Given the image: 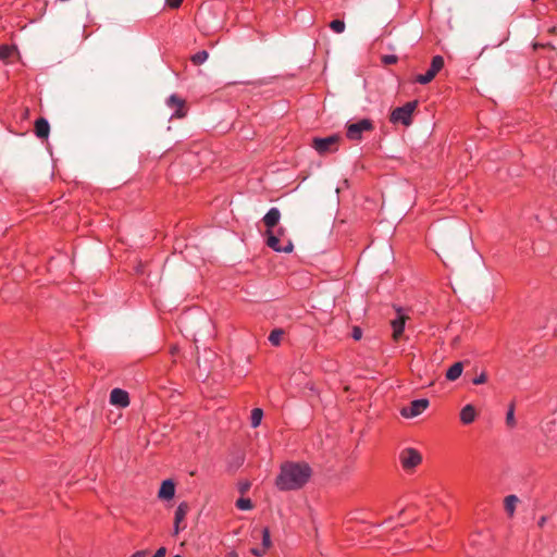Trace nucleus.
<instances>
[{
  "label": "nucleus",
  "mask_w": 557,
  "mask_h": 557,
  "mask_svg": "<svg viewBox=\"0 0 557 557\" xmlns=\"http://www.w3.org/2000/svg\"><path fill=\"white\" fill-rule=\"evenodd\" d=\"M312 474L311 468L306 462L287 461L281 466L275 480V486L283 492L301 488Z\"/></svg>",
  "instance_id": "nucleus-1"
},
{
  "label": "nucleus",
  "mask_w": 557,
  "mask_h": 557,
  "mask_svg": "<svg viewBox=\"0 0 557 557\" xmlns=\"http://www.w3.org/2000/svg\"><path fill=\"white\" fill-rule=\"evenodd\" d=\"M418 106L417 101H409L401 107L395 108L389 116V121L394 124L401 123L409 126L412 122V113Z\"/></svg>",
  "instance_id": "nucleus-2"
},
{
  "label": "nucleus",
  "mask_w": 557,
  "mask_h": 557,
  "mask_svg": "<svg viewBox=\"0 0 557 557\" xmlns=\"http://www.w3.org/2000/svg\"><path fill=\"white\" fill-rule=\"evenodd\" d=\"M373 122L369 119H361L354 123H348L346 126V137L349 140L359 141L362 139L364 132L373 131Z\"/></svg>",
  "instance_id": "nucleus-3"
},
{
  "label": "nucleus",
  "mask_w": 557,
  "mask_h": 557,
  "mask_svg": "<svg viewBox=\"0 0 557 557\" xmlns=\"http://www.w3.org/2000/svg\"><path fill=\"white\" fill-rule=\"evenodd\" d=\"M399 461L401 463V467L405 470L409 471L421 463L422 456L417 449L408 447L400 451Z\"/></svg>",
  "instance_id": "nucleus-4"
},
{
  "label": "nucleus",
  "mask_w": 557,
  "mask_h": 557,
  "mask_svg": "<svg viewBox=\"0 0 557 557\" xmlns=\"http://www.w3.org/2000/svg\"><path fill=\"white\" fill-rule=\"evenodd\" d=\"M444 59L442 55H435L432 58L431 66L424 74H419L416 77V82L421 85H426L433 81L436 74L443 69Z\"/></svg>",
  "instance_id": "nucleus-5"
},
{
  "label": "nucleus",
  "mask_w": 557,
  "mask_h": 557,
  "mask_svg": "<svg viewBox=\"0 0 557 557\" xmlns=\"http://www.w3.org/2000/svg\"><path fill=\"white\" fill-rule=\"evenodd\" d=\"M267 245L277 252H292L294 245L290 239H284V244H281V238L273 232L267 231Z\"/></svg>",
  "instance_id": "nucleus-6"
},
{
  "label": "nucleus",
  "mask_w": 557,
  "mask_h": 557,
  "mask_svg": "<svg viewBox=\"0 0 557 557\" xmlns=\"http://www.w3.org/2000/svg\"><path fill=\"white\" fill-rule=\"evenodd\" d=\"M429 407L426 398L416 399L408 407H404L400 413L404 418L411 419L421 414Z\"/></svg>",
  "instance_id": "nucleus-7"
},
{
  "label": "nucleus",
  "mask_w": 557,
  "mask_h": 557,
  "mask_svg": "<svg viewBox=\"0 0 557 557\" xmlns=\"http://www.w3.org/2000/svg\"><path fill=\"white\" fill-rule=\"evenodd\" d=\"M339 137L336 135H332L324 138H314L312 147L319 152L320 154L327 153L330 151L335 150V146L338 141Z\"/></svg>",
  "instance_id": "nucleus-8"
},
{
  "label": "nucleus",
  "mask_w": 557,
  "mask_h": 557,
  "mask_svg": "<svg viewBox=\"0 0 557 557\" xmlns=\"http://www.w3.org/2000/svg\"><path fill=\"white\" fill-rule=\"evenodd\" d=\"M407 319H408V315L405 313L404 309L398 308L396 318H394L391 321V326L393 330V339L395 342H398L401 338L403 333L405 331V325H406Z\"/></svg>",
  "instance_id": "nucleus-9"
},
{
  "label": "nucleus",
  "mask_w": 557,
  "mask_h": 557,
  "mask_svg": "<svg viewBox=\"0 0 557 557\" xmlns=\"http://www.w3.org/2000/svg\"><path fill=\"white\" fill-rule=\"evenodd\" d=\"M110 403L121 408L127 407L129 405L128 393L121 388H113L110 394Z\"/></svg>",
  "instance_id": "nucleus-10"
},
{
  "label": "nucleus",
  "mask_w": 557,
  "mask_h": 557,
  "mask_svg": "<svg viewBox=\"0 0 557 557\" xmlns=\"http://www.w3.org/2000/svg\"><path fill=\"white\" fill-rule=\"evenodd\" d=\"M166 104L171 109H174L172 117H183L185 115V111H184L185 101L182 98H180L178 96L171 95L166 100Z\"/></svg>",
  "instance_id": "nucleus-11"
},
{
  "label": "nucleus",
  "mask_w": 557,
  "mask_h": 557,
  "mask_svg": "<svg viewBox=\"0 0 557 557\" xmlns=\"http://www.w3.org/2000/svg\"><path fill=\"white\" fill-rule=\"evenodd\" d=\"M175 495V484L172 480H164L159 490L158 496L161 499L170 500Z\"/></svg>",
  "instance_id": "nucleus-12"
},
{
  "label": "nucleus",
  "mask_w": 557,
  "mask_h": 557,
  "mask_svg": "<svg viewBox=\"0 0 557 557\" xmlns=\"http://www.w3.org/2000/svg\"><path fill=\"white\" fill-rule=\"evenodd\" d=\"M280 219V210L275 207L271 208L263 216V223L268 227V231H272V228L278 223Z\"/></svg>",
  "instance_id": "nucleus-13"
},
{
  "label": "nucleus",
  "mask_w": 557,
  "mask_h": 557,
  "mask_svg": "<svg viewBox=\"0 0 557 557\" xmlns=\"http://www.w3.org/2000/svg\"><path fill=\"white\" fill-rule=\"evenodd\" d=\"M475 418H476V410L471 404L466 405L461 409L460 421L463 424H471L475 420Z\"/></svg>",
  "instance_id": "nucleus-14"
},
{
  "label": "nucleus",
  "mask_w": 557,
  "mask_h": 557,
  "mask_svg": "<svg viewBox=\"0 0 557 557\" xmlns=\"http://www.w3.org/2000/svg\"><path fill=\"white\" fill-rule=\"evenodd\" d=\"M50 126L46 119L39 117L35 122V134L38 138H47L49 135Z\"/></svg>",
  "instance_id": "nucleus-15"
},
{
  "label": "nucleus",
  "mask_w": 557,
  "mask_h": 557,
  "mask_svg": "<svg viewBox=\"0 0 557 557\" xmlns=\"http://www.w3.org/2000/svg\"><path fill=\"white\" fill-rule=\"evenodd\" d=\"M463 364L462 362H455L449 369L446 371V379L448 381H456L462 373Z\"/></svg>",
  "instance_id": "nucleus-16"
},
{
  "label": "nucleus",
  "mask_w": 557,
  "mask_h": 557,
  "mask_svg": "<svg viewBox=\"0 0 557 557\" xmlns=\"http://www.w3.org/2000/svg\"><path fill=\"white\" fill-rule=\"evenodd\" d=\"M518 502H519V499L516 495H508L505 498V500H504L505 510L510 517L513 516Z\"/></svg>",
  "instance_id": "nucleus-17"
},
{
  "label": "nucleus",
  "mask_w": 557,
  "mask_h": 557,
  "mask_svg": "<svg viewBox=\"0 0 557 557\" xmlns=\"http://www.w3.org/2000/svg\"><path fill=\"white\" fill-rule=\"evenodd\" d=\"M187 511H188V506L186 503H181L177 506V508L175 510V516H174L175 524H180L185 519Z\"/></svg>",
  "instance_id": "nucleus-18"
},
{
  "label": "nucleus",
  "mask_w": 557,
  "mask_h": 557,
  "mask_svg": "<svg viewBox=\"0 0 557 557\" xmlns=\"http://www.w3.org/2000/svg\"><path fill=\"white\" fill-rule=\"evenodd\" d=\"M262 417H263V411L262 409L260 408H255L252 411H251V426L252 428H257L260 425L261 423V420H262Z\"/></svg>",
  "instance_id": "nucleus-19"
},
{
  "label": "nucleus",
  "mask_w": 557,
  "mask_h": 557,
  "mask_svg": "<svg viewBox=\"0 0 557 557\" xmlns=\"http://www.w3.org/2000/svg\"><path fill=\"white\" fill-rule=\"evenodd\" d=\"M209 54L206 50L198 51L191 57V61L196 65H200L205 63L208 59Z\"/></svg>",
  "instance_id": "nucleus-20"
},
{
  "label": "nucleus",
  "mask_w": 557,
  "mask_h": 557,
  "mask_svg": "<svg viewBox=\"0 0 557 557\" xmlns=\"http://www.w3.org/2000/svg\"><path fill=\"white\" fill-rule=\"evenodd\" d=\"M283 336V331L282 330H273L270 335H269V342L274 345V346H277L280 345L281 343V338Z\"/></svg>",
  "instance_id": "nucleus-21"
},
{
  "label": "nucleus",
  "mask_w": 557,
  "mask_h": 557,
  "mask_svg": "<svg viewBox=\"0 0 557 557\" xmlns=\"http://www.w3.org/2000/svg\"><path fill=\"white\" fill-rule=\"evenodd\" d=\"M330 27L333 32L342 34L345 30V22L342 20H333L330 23Z\"/></svg>",
  "instance_id": "nucleus-22"
},
{
  "label": "nucleus",
  "mask_w": 557,
  "mask_h": 557,
  "mask_svg": "<svg viewBox=\"0 0 557 557\" xmlns=\"http://www.w3.org/2000/svg\"><path fill=\"white\" fill-rule=\"evenodd\" d=\"M236 507L240 510H249L252 508V503L249 498H239L236 502Z\"/></svg>",
  "instance_id": "nucleus-23"
},
{
  "label": "nucleus",
  "mask_w": 557,
  "mask_h": 557,
  "mask_svg": "<svg viewBox=\"0 0 557 557\" xmlns=\"http://www.w3.org/2000/svg\"><path fill=\"white\" fill-rule=\"evenodd\" d=\"M271 546L270 531L268 528L262 530V547L267 550Z\"/></svg>",
  "instance_id": "nucleus-24"
},
{
  "label": "nucleus",
  "mask_w": 557,
  "mask_h": 557,
  "mask_svg": "<svg viewBox=\"0 0 557 557\" xmlns=\"http://www.w3.org/2000/svg\"><path fill=\"white\" fill-rule=\"evenodd\" d=\"M506 423L508 426L512 428L516 425V419H515V410H513V407L511 406L509 408V410L507 411V414H506Z\"/></svg>",
  "instance_id": "nucleus-25"
},
{
  "label": "nucleus",
  "mask_w": 557,
  "mask_h": 557,
  "mask_svg": "<svg viewBox=\"0 0 557 557\" xmlns=\"http://www.w3.org/2000/svg\"><path fill=\"white\" fill-rule=\"evenodd\" d=\"M487 380V376L484 372H482L480 375H478L476 377L473 379V384L475 385H480V384H483L485 383Z\"/></svg>",
  "instance_id": "nucleus-26"
},
{
  "label": "nucleus",
  "mask_w": 557,
  "mask_h": 557,
  "mask_svg": "<svg viewBox=\"0 0 557 557\" xmlns=\"http://www.w3.org/2000/svg\"><path fill=\"white\" fill-rule=\"evenodd\" d=\"M383 62L385 64H394L397 62V57L394 54H387L383 57Z\"/></svg>",
  "instance_id": "nucleus-27"
},
{
  "label": "nucleus",
  "mask_w": 557,
  "mask_h": 557,
  "mask_svg": "<svg viewBox=\"0 0 557 557\" xmlns=\"http://www.w3.org/2000/svg\"><path fill=\"white\" fill-rule=\"evenodd\" d=\"M351 336L354 339L359 341L362 337V331L360 327L356 326L352 330Z\"/></svg>",
  "instance_id": "nucleus-28"
},
{
  "label": "nucleus",
  "mask_w": 557,
  "mask_h": 557,
  "mask_svg": "<svg viewBox=\"0 0 557 557\" xmlns=\"http://www.w3.org/2000/svg\"><path fill=\"white\" fill-rule=\"evenodd\" d=\"M251 554L255 555L256 557H261L264 555L265 553V549L263 547L259 548V547H253L250 549Z\"/></svg>",
  "instance_id": "nucleus-29"
},
{
  "label": "nucleus",
  "mask_w": 557,
  "mask_h": 557,
  "mask_svg": "<svg viewBox=\"0 0 557 557\" xmlns=\"http://www.w3.org/2000/svg\"><path fill=\"white\" fill-rule=\"evenodd\" d=\"M183 0H166V3L170 8L176 9L182 4Z\"/></svg>",
  "instance_id": "nucleus-30"
},
{
  "label": "nucleus",
  "mask_w": 557,
  "mask_h": 557,
  "mask_svg": "<svg viewBox=\"0 0 557 557\" xmlns=\"http://www.w3.org/2000/svg\"><path fill=\"white\" fill-rule=\"evenodd\" d=\"M10 53V48L8 46H1L0 47V57L7 58Z\"/></svg>",
  "instance_id": "nucleus-31"
},
{
  "label": "nucleus",
  "mask_w": 557,
  "mask_h": 557,
  "mask_svg": "<svg viewBox=\"0 0 557 557\" xmlns=\"http://www.w3.org/2000/svg\"><path fill=\"white\" fill-rule=\"evenodd\" d=\"M166 549L165 547H160L152 557H165Z\"/></svg>",
  "instance_id": "nucleus-32"
},
{
  "label": "nucleus",
  "mask_w": 557,
  "mask_h": 557,
  "mask_svg": "<svg viewBox=\"0 0 557 557\" xmlns=\"http://www.w3.org/2000/svg\"><path fill=\"white\" fill-rule=\"evenodd\" d=\"M147 550H137L135 552L132 557H146Z\"/></svg>",
  "instance_id": "nucleus-33"
},
{
  "label": "nucleus",
  "mask_w": 557,
  "mask_h": 557,
  "mask_svg": "<svg viewBox=\"0 0 557 557\" xmlns=\"http://www.w3.org/2000/svg\"><path fill=\"white\" fill-rule=\"evenodd\" d=\"M280 238H283L285 236V230L280 227L275 233Z\"/></svg>",
  "instance_id": "nucleus-34"
},
{
  "label": "nucleus",
  "mask_w": 557,
  "mask_h": 557,
  "mask_svg": "<svg viewBox=\"0 0 557 557\" xmlns=\"http://www.w3.org/2000/svg\"><path fill=\"white\" fill-rule=\"evenodd\" d=\"M545 522H546V518H545V517H542V518L540 519V521H539V525H540V527H543V525L545 524Z\"/></svg>",
  "instance_id": "nucleus-35"
},
{
  "label": "nucleus",
  "mask_w": 557,
  "mask_h": 557,
  "mask_svg": "<svg viewBox=\"0 0 557 557\" xmlns=\"http://www.w3.org/2000/svg\"><path fill=\"white\" fill-rule=\"evenodd\" d=\"M180 532V524L174 523V534H178Z\"/></svg>",
  "instance_id": "nucleus-36"
},
{
  "label": "nucleus",
  "mask_w": 557,
  "mask_h": 557,
  "mask_svg": "<svg viewBox=\"0 0 557 557\" xmlns=\"http://www.w3.org/2000/svg\"><path fill=\"white\" fill-rule=\"evenodd\" d=\"M248 487H249V484L246 483L245 485H243V487L240 490H242V492H245Z\"/></svg>",
  "instance_id": "nucleus-37"
},
{
  "label": "nucleus",
  "mask_w": 557,
  "mask_h": 557,
  "mask_svg": "<svg viewBox=\"0 0 557 557\" xmlns=\"http://www.w3.org/2000/svg\"><path fill=\"white\" fill-rule=\"evenodd\" d=\"M173 557H182V556H181V555H175V556H173Z\"/></svg>",
  "instance_id": "nucleus-38"
}]
</instances>
